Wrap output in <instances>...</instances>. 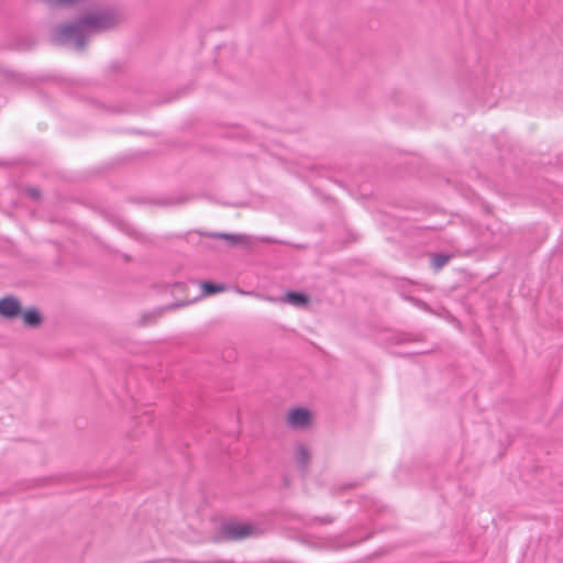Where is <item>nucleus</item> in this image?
<instances>
[{"mask_svg":"<svg viewBox=\"0 0 563 563\" xmlns=\"http://www.w3.org/2000/svg\"><path fill=\"white\" fill-rule=\"evenodd\" d=\"M21 317L24 325L29 328H37L43 323L42 313L34 307L23 310Z\"/></svg>","mask_w":563,"mask_h":563,"instance_id":"0eeeda50","label":"nucleus"},{"mask_svg":"<svg viewBox=\"0 0 563 563\" xmlns=\"http://www.w3.org/2000/svg\"><path fill=\"white\" fill-rule=\"evenodd\" d=\"M26 192H27L29 197H31L33 199H38L41 197V190L36 187L27 188Z\"/></svg>","mask_w":563,"mask_h":563,"instance_id":"f3484780","label":"nucleus"},{"mask_svg":"<svg viewBox=\"0 0 563 563\" xmlns=\"http://www.w3.org/2000/svg\"><path fill=\"white\" fill-rule=\"evenodd\" d=\"M296 463L301 471L302 474H305L308 470L311 454L308 450V448L303 444H298L296 446V454H295Z\"/></svg>","mask_w":563,"mask_h":563,"instance_id":"6e6552de","label":"nucleus"},{"mask_svg":"<svg viewBox=\"0 0 563 563\" xmlns=\"http://www.w3.org/2000/svg\"><path fill=\"white\" fill-rule=\"evenodd\" d=\"M151 318H152V316H150V314L148 316H144L143 319H142V324H144V325L147 324L150 322L148 319H151Z\"/></svg>","mask_w":563,"mask_h":563,"instance_id":"aec40b11","label":"nucleus"},{"mask_svg":"<svg viewBox=\"0 0 563 563\" xmlns=\"http://www.w3.org/2000/svg\"><path fill=\"white\" fill-rule=\"evenodd\" d=\"M450 260H451V255H449V254H444V253L434 254L431 258V267L434 271H440L450 262Z\"/></svg>","mask_w":563,"mask_h":563,"instance_id":"9b49d317","label":"nucleus"},{"mask_svg":"<svg viewBox=\"0 0 563 563\" xmlns=\"http://www.w3.org/2000/svg\"><path fill=\"white\" fill-rule=\"evenodd\" d=\"M311 413L306 408H294L288 413V424L295 429H303L309 426Z\"/></svg>","mask_w":563,"mask_h":563,"instance_id":"423d86ee","label":"nucleus"},{"mask_svg":"<svg viewBox=\"0 0 563 563\" xmlns=\"http://www.w3.org/2000/svg\"><path fill=\"white\" fill-rule=\"evenodd\" d=\"M23 312L20 300L14 296H5L0 298V317L13 320Z\"/></svg>","mask_w":563,"mask_h":563,"instance_id":"39448f33","label":"nucleus"},{"mask_svg":"<svg viewBox=\"0 0 563 563\" xmlns=\"http://www.w3.org/2000/svg\"><path fill=\"white\" fill-rule=\"evenodd\" d=\"M283 301L285 302H288L290 305H294V306H297V307H300V306H305V305H308L309 302V297L308 295H306L305 292H301V291H295V290H289L287 291L283 299Z\"/></svg>","mask_w":563,"mask_h":563,"instance_id":"1a4fd4ad","label":"nucleus"},{"mask_svg":"<svg viewBox=\"0 0 563 563\" xmlns=\"http://www.w3.org/2000/svg\"><path fill=\"white\" fill-rule=\"evenodd\" d=\"M51 41L56 45L82 52L88 44L89 35L78 16L73 22L58 24L51 34Z\"/></svg>","mask_w":563,"mask_h":563,"instance_id":"f257e3e1","label":"nucleus"},{"mask_svg":"<svg viewBox=\"0 0 563 563\" xmlns=\"http://www.w3.org/2000/svg\"><path fill=\"white\" fill-rule=\"evenodd\" d=\"M415 340H416L415 335H412L410 333H400L397 335L396 343L410 342V341H415Z\"/></svg>","mask_w":563,"mask_h":563,"instance_id":"2eb2a0df","label":"nucleus"},{"mask_svg":"<svg viewBox=\"0 0 563 563\" xmlns=\"http://www.w3.org/2000/svg\"><path fill=\"white\" fill-rule=\"evenodd\" d=\"M220 536L227 541H239L253 536L256 528L251 523L225 521L220 526Z\"/></svg>","mask_w":563,"mask_h":563,"instance_id":"20e7f679","label":"nucleus"},{"mask_svg":"<svg viewBox=\"0 0 563 563\" xmlns=\"http://www.w3.org/2000/svg\"><path fill=\"white\" fill-rule=\"evenodd\" d=\"M495 78L496 76L490 73L488 65L478 60L471 70H467L465 82L474 90L481 89L485 92L496 86Z\"/></svg>","mask_w":563,"mask_h":563,"instance_id":"7ed1b4c3","label":"nucleus"},{"mask_svg":"<svg viewBox=\"0 0 563 563\" xmlns=\"http://www.w3.org/2000/svg\"><path fill=\"white\" fill-rule=\"evenodd\" d=\"M49 7L70 8L81 3H90L92 0H42Z\"/></svg>","mask_w":563,"mask_h":563,"instance_id":"9d476101","label":"nucleus"},{"mask_svg":"<svg viewBox=\"0 0 563 563\" xmlns=\"http://www.w3.org/2000/svg\"><path fill=\"white\" fill-rule=\"evenodd\" d=\"M201 289H202L203 295L210 296V295H216V294L224 290V286L221 284L213 283V282H203L201 284Z\"/></svg>","mask_w":563,"mask_h":563,"instance_id":"ddd939ff","label":"nucleus"},{"mask_svg":"<svg viewBox=\"0 0 563 563\" xmlns=\"http://www.w3.org/2000/svg\"><path fill=\"white\" fill-rule=\"evenodd\" d=\"M80 23L85 26L88 35L103 33L118 26L123 15L117 8H107L88 11L79 15Z\"/></svg>","mask_w":563,"mask_h":563,"instance_id":"f03ea898","label":"nucleus"},{"mask_svg":"<svg viewBox=\"0 0 563 563\" xmlns=\"http://www.w3.org/2000/svg\"><path fill=\"white\" fill-rule=\"evenodd\" d=\"M208 236H212L214 239H222L229 241L230 245H239L243 242V236L239 234H229V233H208Z\"/></svg>","mask_w":563,"mask_h":563,"instance_id":"f8f14e48","label":"nucleus"},{"mask_svg":"<svg viewBox=\"0 0 563 563\" xmlns=\"http://www.w3.org/2000/svg\"><path fill=\"white\" fill-rule=\"evenodd\" d=\"M188 200L187 197H181L179 199H177L176 201H173V200H161L158 203L162 205V206H167V205H179V203H184Z\"/></svg>","mask_w":563,"mask_h":563,"instance_id":"dca6fc26","label":"nucleus"},{"mask_svg":"<svg viewBox=\"0 0 563 563\" xmlns=\"http://www.w3.org/2000/svg\"><path fill=\"white\" fill-rule=\"evenodd\" d=\"M122 230L130 236L135 240H143L144 236L136 229L132 228L130 224H123Z\"/></svg>","mask_w":563,"mask_h":563,"instance_id":"4468645a","label":"nucleus"},{"mask_svg":"<svg viewBox=\"0 0 563 563\" xmlns=\"http://www.w3.org/2000/svg\"><path fill=\"white\" fill-rule=\"evenodd\" d=\"M5 76L10 78L12 81H19V75L14 74L13 71H5Z\"/></svg>","mask_w":563,"mask_h":563,"instance_id":"6ab92c4d","label":"nucleus"},{"mask_svg":"<svg viewBox=\"0 0 563 563\" xmlns=\"http://www.w3.org/2000/svg\"><path fill=\"white\" fill-rule=\"evenodd\" d=\"M314 520L320 522L321 525H330L334 521V518L327 515V516H322V517H316Z\"/></svg>","mask_w":563,"mask_h":563,"instance_id":"a211bd4d","label":"nucleus"}]
</instances>
